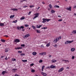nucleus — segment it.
I'll return each mask as SVG.
<instances>
[{"instance_id": "f257e3e1", "label": "nucleus", "mask_w": 76, "mask_h": 76, "mask_svg": "<svg viewBox=\"0 0 76 76\" xmlns=\"http://www.w3.org/2000/svg\"><path fill=\"white\" fill-rule=\"evenodd\" d=\"M34 16H35L33 18V20H34L35 19L37 18H38L39 15V13H36L34 14Z\"/></svg>"}, {"instance_id": "f03ea898", "label": "nucleus", "mask_w": 76, "mask_h": 76, "mask_svg": "<svg viewBox=\"0 0 76 76\" xmlns=\"http://www.w3.org/2000/svg\"><path fill=\"white\" fill-rule=\"evenodd\" d=\"M73 42V40H72L71 41H67L65 42V44H67L72 43Z\"/></svg>"}, {"instance_id": "7ed1b4c3", "label": "nucleus", "mask_w": 76, "mask_h": 76, "mask_svg": "<svg viewBox=\"0 0 76 76\" xmlns=\"http://www.w3.org/2000/svg\"><path fill=\"white\" fill-rule=\"evenodd\" d=\"M63 70H64V68L63 67H62L60 69L58 70V72H62Z\"/></svg>"}, {"instance_id": "20e7f679", "label": "nucleus", "mask_w": 76, "mask_h": 76, "mask_svg": "<svg viewBox=\"0 0 76 76\" xmlns=\"http://www.w3.org/2000/svg\"><path fill=\"white\" fill-rule=\"evenodd\" d=\"M58 39L57 38H56L55 40L53 41V42L55 44H56L57 43V42L58 41Z\"/></svg>"}, {"instance_id": "39448f33", "label": "nucleus", "mask_w": 76, "mask_h": 76, "mask_svg": "<svg viewBox=\"0 0 76 76\" xmlns=\"http://www.w3.org/2000/svg\"><path fill=\"white\" fill-rule=\"evenodd\" d=\"M56 66L53 65H50V69H56Z\"/></svg>"}, {"instance_id": "423d86ee", "label": "nucleus", "mask_w": 76, "mask_h": 76, "mask_svg": "<svg viewBox=\"0 0 76 76\" xmlns=\"http://www.w3.org/2000/svg\"><path fill=\"white\" fill-rule=\"evenodd\" d=\"M15 42H20V40L18 39H16L15 40Z\"/></svg>"}, {"instance_id": "0eeeda50", "label": "nucleus", "mask_w": 76, "mask_h": 76, "mask_svg": "<svg viewBox=\"0 0 76 76\" xmlns=\"http://www.w3.org/2000/svg\"><path fill=\"white\" fill-rule=\"evenodd\" d=\"M11 10H12L13 12L14 11H18V9L16 8H12L11 9Z\"/></svg>"}, {"instance_id": "6e6552de", "label": "nucleus", "mask_w": 76, "mask_h": 76, "mask_svg": "<svg viewBox=\"0 0 76 76\" xmlns=\"http://www.w3.org/2000/svg\"><path fill=\"white\" fill-rule=\"evenodd\" d=\"M30 35L29 34H26V35H25L24 36V37H23V38H28V37H29Z\"/></svg>"}, {"instance_id": "1a4fd4ad", "label": "nucleus", "mask_w": 76, "mask_h": 76, "mask_svg": "<svg viewBox=\"0 0 76 76\" xmlns=\"http://www.w3.org/2000/svg\"><path fill=\"white\" fill-rule=\"evenodd\" d=\"M41 74H42V75H43V76H47V74H46V73H44L43 72H41Z\"/></svg>"}, {"instance_id": "9d476101", "label": "nucleus", "mask_w": 76, "mask_h": 76, "mask_svg": "<svg viewBox=\"0 0 76 76\" xmlns=\"http://www.w3.org/2000/svg\"><path fill=\"white\" fill-rule=\"evenodd\" d=\"M7 73V72L6 71H3L2 72V74L3 75H4L5 73Z\"/></svg>"}, {"instance_id": "9b49d317", "label": "nucleus", "mask_w": 76, "mask_h": 76, "mask_svg": "<svg viewBox=\"0 0 76 76\" xmlns=\"http://www.w3.org/2000/svg\"><path fill=\"white\" fill-rule=\"evenodd\" d=\"M43 21H42V23H45L46 22V21H47V19L43 18Z\"/></svg>"}, {"instance_id": "f8f14e48", "label": "nucleus", "mask_w": 76, "mask_h": 76, "mask_svg": "<svg viewBox=\"0 0 76 76\" xmlns=\"http://www.w3.org/2000/svg\"><path fill=\"white\" fill-rule=\"evenodd\" d=\"M41 26H42V25H37L36 26V27L37 28H40Z\"/></svg>"}, {"instance_id": "ddd939ff", "label": "nucleus", "mask_w": 76, "mask_h": 76, "mask_svg": "<svg viewBox=\"0 0 76 76\" xmlns=\"http://www.w3.org/2000/svg\"><path fill=\"white\" fill-rule=\"evenodd\" d=\"M16 70H17V69H13L12 70V72H13V73H15L16 72Z\"/></svg>"}, {"instance_id": "4468645a", "label": "nucleus", "mask_w": 76, "mask_h": 76, "mask_svg": "<svg viewBox=\"0 0 76 76\" xmlns=\"http://www.w3.org/2000/svg\"><path fill=\"white\" fill-rule=\"evenodd\" d=\"M22 49V47H17L15 48V50H19V49Z\"/></svg>"}, {"instance_id": "2eb2a0df", "label": "nucleus", "mask_w": 76, "mask_h": 76, "mask_svg": "<svg viewBox=\"0 0 76 76\" xmlns=\"http://www.w3.org/2000/svg\"><path fill=\"white\" fill-rule=\"evenodd\" d=\"M71 8H72L71 7H69V8H67L66 9V10H68L69 11H71Z\"/></svg>"}, {"instance_id": "dca6fc26", "label": "nucleus", "mask_w": 76, "mask_h": 76, "mask_svg": "<svg viewBox=\"0 0 76 76\" xmlns=\"http://www.w3.org/2000/svg\"><path fill=\"white\" fill-rule=\"evenodd\" d=\"M70 50L71 51L73 52V51H74L75 50V48H72Z\"/></svg>"}, {"instance_id": "f3484780", "label": "nucleus", "mask_w": 76, "mask_h": 76, "mask_svg": "<svg viewBox=\"0 0 76 76\" xmlns=\"http://www.w3.org/2000/svg\"><path fill=\"white\" fill-rule=\"evenodd\" d=\"M32 54L33 56H36V55L37 54V52H34L32 53Z\"/></svg>"}, {"instance_id": "a211bd4d", "label": "nucleus", "mask_w": 76, "mask_h": 76, "mask_svg": "<svg viewBox=\"0 0 76 76\" xmlns=\"http://www.w3.org/2000/svg\"><path fill=\"white\" fill-rule=\"evenodd\" d=\"M52 63H56L57 61V60L55 59H53L51 61Z\"/></svg>"}, {"instance_id": "6ab92c4d", "label": "nucleus", "mask_w": 76, "mask_h": 76, "mask_svg": "<svg viewBox=\"0 0 76 76\" xmlns=\"http://www.w3.org/2000/svg\"><path fill=\"white\" fill-rule=\"evenodd\" d=\"M4 23H0V26H4Z\"/></svg>"}, {"instance_id": "aec40b11", "label": "nucleus", "mask_w": 76, "mask_h": 76, "mask_svg": "<svg viewBox=\"0 0 76 76\" xmlns=\"http://www.w3.org/2000/svg\"><path fill=\"white\" fill-rule=\"evenodd\" d=\"M72 34H76V30H73L72 32Z\"/></svg>"}, {"instance_id": "412c9836", "label": "nucleus", "mask_w": 76, "mask_h": 76, "mask_svg": "<svg viewBox=\"0 0 76 76\" xmlns=\"http://www.w3.org/2000/svg\"><path fill=\"white\" fill-rule=\"evenodd\" d=\"M50 45V42H49V43H48L46 45V47H49Z\"/></svg>"}, {"instance_id": "4be33fe9", "label": "nucleus", "mask_w": 76, "mask_h": 76, "mask_svg": "<svg viewBox=\"0 0 76 76\" xmlns=\"http://www.w3.org/2000/svg\"><path fill=\"white\" fill-rule=\"evenodd\" d=\"M36 31H37V33H38V34L41 33V31H40L39 30H36Z\"/></svg>"}, {"instance_id": "5701e85b", "label": "nucleus", "mask_w": 76, "mask_h": 76, "mask_svg": "<svg viewBox=\"0 0 76 76\" xmlns=\"http://www.w3.org/2000/svg\"><path fill=\"white\" fill-rule=\"evenodd\" d=\"M1 42H6V40L3 39H1Z\"/></svg>"}, {"instance_id": "b1692460", "label": "nucleus", "mask_w": 76, "mask_h": 76, "mask_svg": "<svg viewBox=\"0 0 76 76\" xmlns=\"http://www.w3.org/2000/svg\"><path fill=\"white\" fill-rule=\"evenodd\" d=\"M57 39H58V41H59V39H61V37L59 36L57 38Z\"/></svg>"}, {"instance_id": "393cba45", "label": "nucleus", "mask_w": 76, "mask_h": 76, "mask_svg": "<svg viewBox=\"0 0 76 76\" xmlns=\"http://www.w3.org/2000/svg\"><path fill=\"white\" fill-rule=\"evenodd\" d=\"M26 1V2H27V1L26 0H20V2L21 3H23V1Z\"/></svg>"}, {"instance_id": "a878e982", "label": "nucleus", "mask_w": 76, "mask_h": 76, "mask_svg": "<svg viewBox=\"0 0 76 76\" xmlns=\"http://www.w3.org/2000/svg\"><path fill=\"white\" fill-rule=\"evenodd\" d=\"M15 17V15H12L10 16V18H13Z\"/></svg>"}, {"instance_id": "bb28decb", "label": "nucleus", "mask_w": 76, "mask_h": 76, "mask_svg": "<svg viewBox=\"0 0 76 76\" xmlns=\"http://www.w3.org/2000/svg\"><path fill=\"white\" fill-rule=\"evenodd\" d=\"M42 54L43 56H45L46 55V52H42Z\"/></svg>"}, {"instance_id": "cd10ccee", "label": "nucleus", "mask_w": 76, "mask_h": 76, "mask_svg": "<svg viewBox=\"0 0 76 76\" xmlns=\"http://www.w3.org/2000/svg\"><path fill=\"white\" fill-rule=\"evenodd\" d=\"M24 19H25V18L24 17H21L20 18V20H23Z\"/></svg>"}, {"instance_id": "c85d7f7f", "label": "nucleus", "mask_w": 76, "mask_h": 76, "mask_svg": "<svg viewBox=\"0 0 76 76\" xmlns=\"http://www.w3.org/2000/svg\"><path fill=\"white\" fill-rule=\"evenodd\" d=\"M62 61H65L66 63V62H67V61L68 62V63H69V61L68 60H62Z\"/></svg>"}, {"instance_id": "c756f323", "label": "nucleus", "mask_w": 76, "mask_h": 76, "mask_svg": "<svg viewBox=\"0 0 76 76\" xmlns=\"http://www.w3.org/2000/svg\"><path fill=\"white\" fill-rule=\"evenodd\" d=\"M25 53H22L20 54L21 56H25Z\"/></svg>"}, {"instance_id": "7c9ffc66", "label": "nucleus", "mask_w": 76, "mask_h": 76, "mask_svg": "<svg viewBox=\"0 0 76 76\" xmlns=\"http://www.w3.org/2000/svg\"><path fill=\"white\" fill-rule=\"evenodd\" d=\"M44 67H45V66L43 65V66H42V71H43V70H44Z\"/></svg>"}, {"instance_id": "2f4dec72", "label": "nucleus", "mask_w": 76, "mask_h": 76, "mask_svg": "<svg viewBox=\"0 0 76 76\" xmlns=\"http://www.w3.org/2000/svg\"><path fill=\"white\" fill-rule=\"evenodd\" d=\"M54 7L55 8L57 7V8H60V7L57 5L55 6Z\"/></svg>"}, {"instance_id": "473e14b6", "label": "nucleus", "mask_w": 76, "mask_h": 76, "mask_svg": "<svg viewBox=\"0 0 76 76\" xmlns=\"http://www.w3.org/2000/svg\"><path fill=\"white\" fill-rule=\"evenodd\" d=\"M42 29H47V27H44L42 28Z\"/></svg>"}, {"instance_id": "72a5a7b5", "label": "nucleus", "mask_w": 76, "mask_h": 76, "mask_svg": "<svg viewBox=\"0 0 76 76\" xmlns=\"http://www.w3.org/2000/svg\"><path fill=\"white\" fill-rule=\"evenodd\" d=\"M22 61L23 62H27V60H22Z\"/></svg>"}, {"instance_id": "f704fd0d", "label": "nucleus", "mask_w": 76, "mask_h": 76, "mask_svg": "<svg viewBox=\"0 0 76 76\" xmlns=\"http://www.w3.org/2000/svg\"><path fill=\"white\" fill-rule=\"evenodd\" d=\"M49 7H50V9H51L52 8V5L51 4L49 5Z\"/></svg>"}, {"instance_id": "c9c22d12", "label": "nucleus", "mask_w": 76, "mask_h": 76, "mask_svg": "<svg viewBox=\"0 0 76 76\" xmlns=\"http://www.w3.org/2000/svg\"><path fill=\"white\" fill-rule=\"evenodd\" d=\"M51 13H54L55 12V11L54 10H51Z\"/></svg>"}, {"instance_id": "e433bc0d", "label": "nucleus", "mask_w": 76, "mask_h": 76, "mask_svg": "<svg viewBox=\"0 0 76 76\" xmlns=\"http://www.w3.org/2000/svg\"><path fill=\"white\" fill-rule=\"evenodd\" d=\"M8 50H9V49H8V48L6 49H5V52L6 53V52H8Z\"/></svg>"}, {"instance_id": "4c0bfd02", "label": "nucleus", "mask_w": 76, "mask_h": 76, "mask_svg": "<svg viewBox=\"0 0 76 76\" xmlns=\"http://www.w3.org/2000/svg\"><path fill=\"white\" fill-rule=\"evenodd\" d=\"M46 69H51V66H47L46 67Z\"/></svg>"}, {"instance_id": "58836bf2", "label": "nucleus", "mask_w": 76, "mask_h": 76, "mask_svg": "<svg viewBox=\"0 0 76 76\" xmlns=\"http://www.w3.org/2000/svg\"><path fill=\"white\" fill-rule=\"evenodd\" d=\"M54 47H55L56 48H57V45L55 44L54 45H53Z\"/></svg>"}, {"instance_id": "ea45409f", "label": "nucleus", "mask_w": 76, "mask_h": 76, "mask_svg": "<svg viewBox=\"0 0 76 76\" xmlns=\"http://www.w3.org/2000/svg\"><path fill=\"white\" fill-rule=\"evenodd\" d=\"M32 27L33 28V29H35L36 27L34 26H32Z\"/></svg>"}, {"instance_id": "a19ab883", "label": "nucleus", "mask_w": 76, "mask_h": 76, "mask_svg": "<svg viewBox=\"0 0 76 76\" xmlns=\"http://www.w3.org/2000/svg\"><path fill=\"white\" fill-rule=\"evenodd\" d=\"M18 22L17 20H15V21H12V23H16Z\"/></svg>"}, {"instance_id": "79ce46f5", "label": "nucleus", "mask_w": 76, "mask_h": 76, "mask_svg": "<svg viewBox=\"0 0 76 76\" xmlns=\"http://www.w3.org/2000/svg\"><path fill=\"white\" fill-rule=\"evenodd\" d=\"M39 62L40 63H42V59L40 60L39 61Z\"/></svg>"}, {"instance_id": "37998d69", "label": "nucleus", "mask_w": 76, "mask_h": 76, "mask_svg": "<svg viewBox=\"0 0 76 76\" xmlns=\"http://www.w3.org/2000/svg\"><path fill=\"white\" fill-rule=\"evenodd\" d=\"M24 26L25 27H28V26H29V25H28V24H25L24 25Z\"/></svg>"}, {"instance_id": "c03bdc74", "label": "nucleus", "mask_w": 76, "mask_h": 76, "mask_svg": "<svg viewBox=\"0 0 76 76\" xmlns=\"http://www.w3.org/2000/svg\"><path fill=\"white\" fill-rule=\"evenodd\" d=\"M24 28V27L23 26H21L20 27V29H23Z\"/></svg>"}, {"instance_id": "a18cd8bd", "label": "nucleus", "mask_w": 76, "mask_h": 76, "mask_svg": "<svg viewBox=\"0 0 76 76\" xmlns=\"http://www.w3.org/2000/svg\"><path fill=\"white\" fill-rule=\"evenodd\" d=\"M35 6L34 5H30V8H32V7H34Z\"/></svg>"}, {"instance_id": "49530a36", "label": "nucleus", "mask_w": 76, "mask_h": 76, "mask_svg": "<svg viewBox=\"0 0 76 76\" xmlns=\"http://www.w3.org/2000/svg\"><path fill=\"white\" fill-rule=\"evenodd\" d=\"M51 20L50 19H46V21L47 22H49V21H50V20Z\"/></svg>"}, {"instance_id": "de8ad7c7", "label": "nucleus", "mask_w": 76, "mask_h": 76, "mask_svg": "<svg viewBox=\"0 0 76 76\" xmlns=\"http://www.w3.org/2000/svg\"><path fill=\"white\" fill-rule=\"evenodd\" d=\"M18 53H19V54H20V53H22V51H18Z\"/></svg>"}, {"instance_id": "09e8293b", "label": "nucleus", "mask_w": 76, "mask_h": 76, "mask_svg": "<svg viewBox=\"0 0 76 76\" xmlns=\"http://www.w3.org/2000/svg\"><path fill=\"white\" fill-rule=\"evenodd\" d=\"M15 60H16V59L15 58H13L12 59V61H15Z\"/></svg>"}, {"instance_id": "8fccbe9b", "label": "nucleus", "mask_w": 76, "mask_h": 76, "mask_svg": "<svg viewBox=\"0 0 76 76\" xmlns=\"http://www.w3.org/2000/svg\"><path fill=\"white\" fill-rule=\"evenodd\" d=\"M34 63H32V64H31L30 65V66H34Z\"/></svg>"}, {"instance_id": "3c124183", "label": "nucleus", "mask_w": 76, "mask_h": 76, "mask_svg": "<svg viewBox=\"0 0 76 76\" xmlns=\"http://www.w3.org/2000/svg\"><path fill=\"white\" fill-rule=\"evenodd\" d=\"M17 29H20V27H17Z\"/></svg>"}, {"instance_id": "603ef678", "label": "nucleus", "mask_w": 76, "mask_h": 76, "mask_svg": "<svg viewBox=\"0 0 76 76\" xmlns=\"http://www.w3.org/2000/svg\"><path fill=\"white\" fill-rule=\"evenodd\" d=\"M31 72H35V70L34 69H32L31 70Z\"/></svg>"}, {"instance_id": "864d4df0", "label": "nucleus", "mask_w": 76, "mask_h": 76, "mask_svg": "<svg viewBox=\"0 0 76 76\" xmlns=\"http://www.w3.org/2000/svg\"><path fill=\"white\" fill-rule=\"evenodd\" d=\"M28 7V6L26 5L23 6V8H26V7Z\"/></svg>"}, {"instance_id": "5fc2aeb1", "label": "nucleus", "mask_w": 76, "mask_h": 76, "mask_svg": "<svg viewBox=\"0 0 76 76\" xmlns=\"http://www.w3.org/2000/svg\"><path fill=\"white\" fill-rule=\"evenodd\" d=\"M21 47H25V45L24 44H22L21 45Z\"/></svg>"}, {"instance_id": "6e6d98bb", "label": "nucleus", "mask_w": 76, "mask_h": 76, "mask_svg": "<svg viewBox=\"0 0 76 76\" xmlns=\"http://www.w3.org/2000/svg\"><path fill=\"white\" fill-rule=\"evenodd\" d=\"M58 22H61V21H62V19H60L58 20Z\"/></svg>"}, {"instance_id": "4d7b16f0", "label": "nucleus", "mask_w": 76, "mask_h": 76, "mask_svg": "<svg viewBox=\"0 0 76 76\" xmlns=\"http://www.w3.org/2000/svg\"><path fill=\"white\" fill-rule=\"evenodd\" d=\"M39 55H41V56H43L42 52L39 53Z\"/></svg>"}, {"instance_id": "13d9d810", "label": "nucleus", "mask_w": 76, "mask_h": 76, "mask_svg": "<svg viewBox=\"0 0 76 76\" xmlns=\"http://www.w3.org/2000/svg\"><path fill=\"white\" fill-rule=\"evenodd\" d=\"M75 58V56H73L72 57V59H74Z\"/></svg>"}, {"instance_id": "bf43d9fd", "label": "nucleus", "mask_w": 76, "mask_h": 76, "mask_svg": "<svg viewBox=\"0 0 76 76\" xmlns=\"http://www.w3.org/2000/svg\"><path fill=\"white\" fill-rule=\"evenodd\" d=\"M31 12H29L28 13V15H31Z\"/></svg>"}, {"instance_id": "052dcab7", "label": "nucleus", "mask_w": 76, "mask_h": 76, "mask_svg": "<svg viewBox=\"0 0 76 76\" xmlns=\"http://www.w3.org/2000/svg\"><path fill=\"white\" fill-rule=\"evenodd\" d=\"M73 9H75V8H76V5H75V6L73 7Z\"/></svg>"}, {"instance_id": "680f3d73", "label": "nucleus", "mask_w": 76, "mask_h": 76, "mask_svg": "<svg viewBox=\"0 0 76 76\" xmlns=\"http://www.w3.org/2000/svg\"><path fill=\"white\" fill-rule=\"evenodd\" d=\"M41 47H44V45H41Z\"/></svg>"}, {"instance_id": "e2e57ef3", "label": "nucleus", "mask_w": 76, "mask_h": 76, "mask_svg": "<svg viewBox=\"0 0 76 76\" xmlns=\"http://www.w3.org/2000/svg\"><path fill=\"white\" fill-rule=\"evenodd\" d=\"M22 31H25V29H22Z\"/></svg>"}, {"instance_id": "0e129e2a", "label": "nucleus", "mask_w": 76, "mask_h": 76, "mask_svg": "<svg viewBox=\"0 0 76 76\" xmlns=\"http://www.w3.org/2000/svg\"><path fill=\"white\" fill-rule=\"evenodd\" d=\"M42 4H45V2H42Z\"/></svg>"}, {"instance_id": "69168bd1", "label": "nucleus", "mask_w": 76, "mask_h": 76, "mask_svg": "<svg viewBox=\"0 0 76 76\" xmlns=\"http://www.w3.org/2000/svg\"><path fill=\"white\" fill-rule=\"evenodd\" d=\"M4 37H6V38H7V37H8V36H7V35H5V36H4Z\"/></svg>"}, {"instance_id": "338daca9", "label": "nucleus", "mask_w": 76, "mask_h": 76, "mask_svg": "<svg viewBox=\"0 0 76 76\" xmlns=\"http://www.w3.org/2000/svg\"><path fill=\"white\" fill-rule=\"evenodd\" d=\"M49 57H51V55H49Z\"/></svg>"}, {"instance_id": "774afa93", "label": "nucleus", "mask_w": 76, "mask_h": 76, "mask_svg": "<svg viewBox=\"0 0 76 76\" xmlns=\"http://www.w3.org/2000/svg\"><path fill=\"white\" fill-rule=\"evenodd\" d=\"M5 60H7V57H6V58H5Z\"/></svg>"}]
</instances>
